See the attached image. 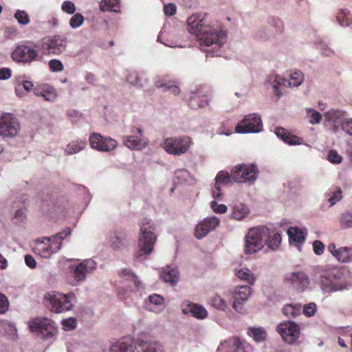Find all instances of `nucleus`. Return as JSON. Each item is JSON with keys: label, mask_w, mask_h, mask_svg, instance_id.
Returning <instances> with one entry per match:
<instances>
[{"label": "nucleus", "mask_w": 352, "mask_h": 352, "mask_svg": "<svg viewBox=\"0 0 352 352\" xmlns=\"http://www.w3.org/2000/svg\"><path fill=\"white\" fill-rule=\"evenodd\" d=\"M207 14H194L187 19L188 30L198 38L201 50L206 56H217L227 42V30L219 25H206Z\"/></svg>", "instance_id": "nucleus-1"}, {"label": "nucleus", "mask_w": 352, "mask_h": 352, "mask_svg": "<svg viewBox=\"0 0 352 352\" xmlns=\"http://www.w3.org/2000/svg\"><path fill=\"white\" fill-rule=\"evenodd\" d=\"M156 241V226L151 221L146 220L140 226L137 258L142 261L151 254Z\"/></svg>", "instance_id": "nucleus-2"}, {"label": "nucleus", "mask_w": 352, "mask_h": 352, "mask_svg": "<svg viewBox=\"0 0 352 352\" xmlns=\"http://www.w3.org/2000/svg\"><path fill=\"white\" fill-rule=\"evenodd\" d=\"M244 252L246 254H252L260 251L267 243L268 228L265 226H258L250 228L245 235Z\"/></svg>", "instance_id": "nucleus-3"}, {"label": "nucleus", "mask_w": 352, "mask_h": 352, "mask_svg": "<svg viewBox=\"0 0 352 352\" xmlns=\"http://www.w3.org/2000/svg\"><path fill=\"white\" fill-rule=\"evenodd\" d=\"M48 301L47 306L51 311L60 314L73 309L76 296L73 293L64 294L60 292H52L47 293L44 296Z\"/></svg>", "instance_id": "nucleus-4"}, {"label": "nucleus", "mask_w": 352, "mask_h": 352, "mask_svg": "<svg viewBox=\"0 0 352 352\" xmlns=\"http://www.w3.org/2000/svg\"><path fill=\"white\" fill-rule=\"evenodd\" d=\"M320 287L325 293L338 292L346 288L344 274L338 269L329 270L322 274L320 280Z\"/></svg>", "instance_id": "nucleus-5"}, {"label": "nucleus", "mask_w": 352, "mask_h": 352, "mask_svg": "<svg viewBox=\"0 0 352 352\" xmlns=\"http://www.w3.org/2000/svg\"><path fill=\"white\" fill-rule=\"evenodd\" d=\"M192 144L191 138L184 135L165 139L162 146L168 153L179 156L186 153Z\"/></svg>", "instance_id": "nucleus-6"}, {"label": "nucleus", "mask_w": 352, "mask_h": 352, "mask_svg": "<svg viewBox=\"0 0 352 352\" xmlns=\"http://www.w3.org/2000/svg\"><path fill=\"white\" fill-rule=\"evenodd\" d=\"M285 282L291 285L297 293H303L311 290V280L309 275L302 270H294L287 273L285 276Z\"/></svg>", "instance_id": "nucleus-7"}, {"label": "nucleus", "mask_w": 352, "mask_h": 352, "mask_svg": "<svg viewBox=\"0 0 352 352\" xmlns=\"http://www.w3.org/2000/svg\"><path fill=\"white\" fill-rule=\"evenodd\" d=\"M230 294L233 297L232 304L233 309L240 314H245L247 311L244 305L252 294L251 287L249 285L236 286L231 291Z\"/></svg>", "instance_id": "nucleus-8"}, {"label": "nucleus", "mask_w": 352, "mask_h": 352, "mask_svg": "<svg viewBox=\"0 0 352 352\" xmlns=\"http://www.w3.org/2000/svg\"><path fill=\"white\" fill-rule=\"evenodd\" d=\"M257 174L258 169L254 165L239 164L232 169L231 177L234 182L243 183L255 181Z\"/></svg>", "instance_id": "nucleus-9"}, {"label": "nucleus", "mask_w": 352, "mask_h": 352, "mask_svg": "<svg viewBox=\"0 0 352 352\" xmlns=\"http://www.w3.org/2000/svg\"><path fill=\"white\" fill-rule=\"evenodd\" d=\"M263 129V123L261 117L257 113L245 116L238 124L235 131L239 133H258Z\"/></svg>", "instance_id": "nucleus-10"}, {"label": "nucleus", "mask_w": 352, "mask_h": 352, "mask_svg": "<svg viewBox=\"0 0 352 352\" xmlns=\"http://www.w3.org/2000/svg\"><path fill=\"white\" fill-rule=\"evenodd\" d=\"M278 333L287 344H294L299 338L300 335V326L292 321H284L276 327Z\"/></svg>", "instance_id": "nucleus-11"}, {"label": "nucleus", "mask_w": 352, "mask_h": 352, "mask_svg": "<svg viewBox=\"0 0 352 352\" xmlns=\"http://www.w3.org/2000/svg\"><path fill=\"white\" fill-rule=\"evenodd\" d=\"M20 128L18 119L12 113H5L0 116V135L13 138L18 134Z\"/></svg>", "instance_id": "nucleus-12"}, {"label": "nucleus", "mask_w": 352, "mask_h": 352, "mask_svg": "<svg viewBox=\"0 0 352 352\" xmlns=\"http://www.w3.org/2000/svg\"><path fill=\"white\" fill-rule=\"evenodd\" d=\"M28 325L32 331L40 333L45 338H52L56 331L54 322L47 318H37Z\"/></svg>", "instance_id": "nucleus-13"}, {"label": "nucleus", "mask_w": 352, "mask_h": 352, "mask_svg": "<svg viewBox=\"0 0 352 352\" xmlns=\"http://www.w3.org/2000/svg\"><path fill=\"white\" fill-rule=\"evenodd\" d=\"M96 269V263L92 259H85L78 264L72 265L69 267L74 280L78 283L84 282L87 276L92 274Z\"/></svg>", "instance_id": "nucleus-14"}, {"label": "nucleus", "mask_w": 352, "mask_h": 352, "mask_svg": "<svg viewBox=\"0 0 352 352\" xmlns=\"http://www.w3.org/2000/svg\"><path fill=\"white\" fill-rule=\"evenodd\" d=\"M66 47V38L60 35L45 38L41 43L42 50L47 54H60L65 50Z\"/></svg>", "instance_id": "nucleus-15"}, {"label": "nucleus", "mask_w": 352, "mask_h": 352, "mask_svg": "<svg viewBox=\"0 0 352 352\" xmlns=\"http://www.w3.org/2000/svg\"><path fill=\"white\" fill-rule=\"evenodd\" d=\"M14 61L22 63H30L37 60L38 52L34 48L27 45H17L11 54Z\"/></svg>", "instance_id": "nucleus-16"}, {"label": "nucleus", "mask_w": 352, "mask_h": 352, "mask_svg": "<svg viewBox=\"0 0 352 352\" xmlns=\"http://www.w3.org/2000/svg\"><path fill=\"white\" fill-rule=\"evenodd\" d=\"M122 274L124 277H126L125 280L127 283H123V285L118 288V292L120 298L126 299L130 297L131 294L138 291L140 283L131 270H123Z\"/></svg>", "instance_id": "nucleus-17"}, {"label": "nucleus", "mask_w": 352, "mask_h": 352, "mask_svg": "<svg viewBox=\"0 0 352 352\" xmlns=\"http://www.w3.org/2000/svg\"><path fill=\"white\" fill-rule=\"evenodd\" d=\"M89 142L93 148L102 152H110L118 146V142L116 140L99 133H93L89 137Z\"/></svg>", "instance_id": "nucleus-18"}, {"label": "nucleus", "mask_w": 352, "mask_h": 352, "mask_svg": "<svg viewBox=\"0 0 352 352\" xmlns=\"http://www.w3.org/2000/svg\"><path fill=\"white\" fill-rule=\"evenodd\" d=\"M219 352H253V348L246 342L238 338H232L221 342Z\"/></svg>", "instance_id": "nucleus-19"}, {"label": "nucleus", "mask_w": 352, "mask_h": 352, "mask_svg": "<svg viewBox=\"0 0 352 352\" xmlns=\"http://www.w3.org/2000/svg\"><path fill=\"white\" fill-rule=\"evenodd\" d=\"M123 143L131 150H142L148 145V140L143 138L142 130L136 128L133 135L123 137Z\"/></svg>", "instance_id": "nucleus-20"}, {"label": "nucleus", "mask_w": 352, "mask_h": 352, "mask_svg": "<svg viewBox=\"0 0 352 352\" xmlns=\"http://www.w3.org/2000/svg\"><path fill=\"white\" fill-rule=\"evenodd\" d=\"M230 294L216 292L208 298V304L217 311L226 313L230 310Z\"/></svg>", "instance_id": "nucleus-21"}, {"label": "nucleus", "mask_w": 352, "mask_h": 352, "mask_svg": "<svg viewBox=\"0 0 352 352\" xmlns=\"http://www.w3.org/2000/svg\"><path fill=\"white\" fill-rule=\"evenodd\" d=\"M327 250L339 263H352L351 247L342 246L340 248H337L335 243H331L328 245Z\"/></svg>", "instance_id": "nucleus-22"}, {"label": "nucleus", "mask_w": 352, "mask_h": 352, "mask_svg": "<svg viewBox=\"0 0 352 352\" xmlns=\"http://www.w3.org/2000/svg\"><path fill=\"white\" fill-rule=\"evenodd\" d=\"M181 307L183 314H191L192 317L198 320H204L208 316V311L205 307L189 300L184 302Z\"/></svg>", "instance_id": "nucleus-23"}, {"label": "nucleus", "mask_w": 352, "mask_h": 352, "mask_svg": "<svg viewBox=\"0 0 352 352\" xmlns=\"http://www.w3.org/2000/svg\"><path fill=\"white\" fill-rule=\"evenodd\" d=\"M219 219L214 216L204 219L195 228V234L196 238L200 239L206 236L209 232L219 226Z\"/></svg>", "instance_id": "nucleus-24"}, {"label": "nucleus", "mask_w": 352, "mask_h": 352, "mask_svg": "<svg viewBox=\"0 0 352 352\" xmlns=\"http://www.w3.org/2000/svg\"><path fill=\"white\" fill-rule=\"evenodd\" d=\"M108 244L115 251L124 250L128 245L126 234L122 231L111 232L109 236Z\"/></svg>", "instance_id": "nucleus-25"}, {"label": "nucleus", "mask_w": 352, "mask_h": 352, "mask_svg": "<svg viewBox=\"0 0 352 352\" xmlns=\"http://www.w3.org/2000/svg\"><path fill=\"white\" fill-rule=\"evenodd\" d=\"M324 119L333 127V131L336 132L338 130V126L342 125V122L346 118V112L339 109H330L324 113Z\"/></svg>", "instance_id": "nucleus-26"}, {"label": "nucleus", "mask_w": 352, "mask_h": 352, "mask_svg": "<svg viewBox=\"0 0 352 352\" xmlns=\"http://www.w3.org/2000/svg\"><path fill=\"white\" fill-rule=\"evenodd\" d=\"M34 94L36 96L43 98L46 101L54 102L57 97L58 93L55 88L49 85H44L39 88L34 89Z\"/></svg>", "instance_id": "nucleus-27"}, {"label": "nucleus", "mask_w": 352, "mask_h": 352, "mask_svg": "<svg viewBox=\"0 0 352 352\" xmlns=\"http://www.w3.org/2000/svg\"><path fill=\"white\" fill-rule=\"evenodd\" d=\"M189 105L192 108H204L208 105L207 96L200 91H191L188 98Z\"/></svg>", "instance_id": "nucleus-28"}, {"label": "nucleus", "mask_w": 352, "mask_h": 352, "mask_svg": "<svg viewBox=\"0 0 352 352\" xmlns=\"http://www.w3.org/2000/svg\"><path fill=\"white\" fill-rule=\"evenodd\" d=\"M58 251V246L49 245L43 239L35 248V252L41 257L47 258Z\"/></svg>", "instance_id": "nucleus-29"}, {"label": "nucleus", "mask_w": 352, "mask_h": 352, "mask_svg": "<svg viewBox=\"0 0 352 352\" xmlns=\"http://www.w3.org/2000/svg\"><path fill=\"white\" fill-rule=\"evenodd\" d=\"M336 19L341 27H349L352 24V13L347 8H340L336 14Z\"/></svg>", "instance_id": "nucleus-30"}, {"label": "nucleus", "mask_w": 352, "mask_h": 352, "mask_svg": "<svg viewBox=\"0 0 352 352\" xmlns=\"http://www.w3.org/2000/svg\"><path fill=\"white\" fill-rule=\"evenodd\" d=\"M135 346L129 338L118 340L111 345L110 352H134Z\"/></svg>", "instance_id": "nucleus-31"}, {"label": "nucleus", "mask_w": 352, "mask_h": 352, "mask_svg": "<svg viewBox=\"0 0 352 352\" xmlns=\"http://www.w3.org/2000/svg\"><path fill=\"white\" fill-rule=\"evenodd\" d=\"M160 277L164 282L175 285L179 280V271L176 267L167 266L163 269Z\"/></svg>", "instance_id": "nucleus-32"}, {"label": "nucleus", "mask_w": 352, "mask_h": 352, "mask_svg": "<svg viewBox=\"0 0 352 352\" xmlns=\"http://www.w3.org/2000/svg\"><path fill=\"white\" fill-rule=\"evenodd\" d=\"M250 214V209L244 204L237 203L234 205L232 210V217L237 221L245 219Z\"/></svg>", "instance_id": "nucleus-33"}, {"label": "nucleus", "mask_w": 352, "mask_h": 352, "mask_svg": "<svg viewBox=\"0 0 352 352\" xmlns=\"http://www.w3.org/2000/svg\"><path fill=\"white\" fill-rule=\"evenodd\" d=\"M234 274L238 278L253 285L256 281L254 274L247 267L235 268Z\"/></svg>", "instance_id": "nucleus-34"}, {"label": "nucleus", "mask_w": 352, "mask_h": 352, "mask_svg": "<svg viewBox=\"0 0 352 352\" xmlns=\"http://www.w3.org/2000/svg\"><path fill=\"white\" fill-rule=\"evenodd\" d=\"M71 234V230H65L56 234L52 235L49 237L43 238L49 245L52 246H58V250L61 248L62 241L64 240L68 235Z\"/></svg>", "instance_id": "nucleus-35"}, {"label": "nucleus", "mask_w": 352, "mask_h": 352, "mask_svg": "<svg viewBox=\"0 0 352 352\" xmlns=\"http://www.w3.org/2000/svg\"><path fill=\"white\" fill-rule=\"evenodd\" d=\"M138 352H164L161 345L156 342L142 340L138 344Z\"/></svg>", "instance_id": "nucleus-36"}, {"label": "nucleus", "mask_w": 352, "mask_h": 352, "mask_svg": "<svg viewBox=\"0 0 352 352\" xmlns=\"http://www.w3.org/2000/svg\"><path fill=\"white\" fill-rule=\"evenodd\" d=\"M289 242L302 243L305 240L306 231L298 228L291 227L287 230Z\"/></svg>", "instance_id": "nucleus-37"}, {"label": "nucleus", "mask_w": 352, "mask_h": 352, "mask_svg": "<svg viewBox=\"0 0 352 352\" xmlns=\"http://www.w3.org/2000/svg\"><path fill=\"white\" fill-rule=\"evenodd\" d=\"M267 82L274 90L276 96L280 98L281 92L279 88L282 86L285 87V78H281L278 75H271L268 77Z\"/></svg>", "instance_id": "nucleus-38"}, {"label": "nucleus", "mask_w": 352, "mask_h": 352, "mask_svg": "<svg viewBox=\"0 0 352 352\" xmlns=\"http://www.w3.org/2000/svg\"><path fill=\"white\" fill-rule=\"evenodd\" d=\"M304 80L303 74L298 70L292 72L289 79L285 78V87H295L301 85Z\"/></svg>", "instance_id": "nucleus-39"}, {"label": "nucleus", "mask_w": 352, "mask_h": 352, "mask_svg": "<svg viewBox=\"0 0 352 352\" xmlns=\"http://www.w3.org/2000/svg\"><path fill=\"white\" fill-rule=\"evenodd\" d=\"M86 145V142L81 140L72 141L67 145L65 149V153L67 155H74L78 153L84 149Z\"/></svg>", "instance_id": "nucleus-40"}, {"label": "nucleus", "mask_w": 352, "mask_h": 352, "mask_svg": "<svg viewBox=\"0 0 352 352\" xmlns=\"http://www.w3.org/2000/svg\"><path fill=\"white\" fill-rule=\"evenodd\" d=\"M248 334L258 343L263 342L267 337L266 331L261 327H249L248 329Z\"/></svg>", "instance_id": "nucleus-41"}, {"label": "nucleus", "mask_w": 352, "mask_h": 352, "mask_svg": "<svg viewBox=\"0 0 352 352\" xmlns=\"http://www.w3.org/2000/svg\"><path fill=\"white\" fill-rule=\"evenodd\" d=\"M342 190L340 188H333L329 190L326 194L327 201L330 204V207L334 206L342 197Z\"/></svg>", "instance_id": "nucleus-42"}, {"label": "nucleus", "mask_w": 352, "mask_h": 352, "mask_svg": "<svg viewBox=\"0 0 352 352\" xmlns=\"http://www.w3.org/2000/svg\"><path fill=\"white\" fill-rule=\"evenodd\" d=\"M301 305L300 304H289L283 308V314L289 318H295L301 313Z\"/></svg>", "instance_id": "nucleus-43"}, {"label": "nucleus", "mask_w": 352, "mask_h": 352, "mask_svg": "<svg viewBox=\"0 0 352 352\" xmlns=\"http://www.w3.org/2000/svg\"><path fill=\"white\" fill-rule=\"evenodd\" d=\"M158 87H164L174 95H178L180 92L179 88L175 85V81L166 80L165 79L159 80L155 82Z\"/></svg>", "instance_id": "nucleus-44"}, {"label": "nucleus", "mask_w": 352, "mask_h": 352, "mask_svg": "<svg viewBox=\"0 0 352 352\" xmlns=\"http://www.w3.org/2000/svg\"><path fill=\"white\" fill-rule=\"evenodd\" d=\"M231 175L228 172L219 171L215 177L214 188L219 190L222 185H228L231 183Z\"/></svg>", "instance_id": "nucleus-45"}, {"label": "nucleus", "mask_w": 352, "mask_h": 352, "mask_svg": "<svg viewBox=\"0 0 352 352\" xmlns=\"http://www.w3.org/2000/svg\"><path fill=\"white\" fill-rule=\"evenodd\" d=\"M316 48L321 54L326 56H332L335 54L334 51L329 46L328 43L322 38H318L315 42Z\"/></svg>", "instance_id": "nucleus-46"}, {"label": "nucleus", "mask_w": 352, "mask_h": 352, "mask_svg": "<svg viewBox=\"0 0 352 352\" xmlns=\"http://www.w3.org/2000/svg\"><path fill=\"white\" fill-rule=\"evenodd\" d=\"M100 9L103 11L118 12L119 6L118 0H102L100 3Z\"/></svg>", "instance_id": "nucleus-47"}, {"label": "nucleus", "mask_w": 352, "mask_h": 352, "mask_svg": "<svg viewBox=\"0 0 352 352\" xmlns=\"http://www.w3.org/2000/svg\"><path fill=\"white\" fill-rule=\"evenodd\" d=\"M305 111L307 113V117L309 119V122L310 124H318L320 123L322 118L320 113L311 108H307Z\"/></svg>", "instance_id": "nucleus-48"}, {"label": "nucleus", "mask_w": 352, "mask_h": 352, "mask_svg": "<svg viewBox=\"0 0 352 352\" xmlns=\"http://www.w3.org/2000/svg\"><path fill=\"white\" fill-rule=\"evenodd\" d=\"M281 242V237L278 233H274L273 235L270 234V231L268 229V239L266 245L268 248L271 250H276L278 248Z\"/></svg>", "instance_id": "nucleus-49"}, {"label": "nucleus", "mask_w": 352, "mask_h": 352, "mask_svg": "<svg viewBox=\"0 0 352 352\" xmlns=\"http://www.w3.org/2000/svg\"><path fill=\"white\" fill-rule=\"evenodd\" d=\"M1 324L6 333L11 336L12 340H15L18 338L17 330L14 324L8 321H3Z\"/></svg>", "instance_id": "nucleus-50"}, {"label": "nucleus", "mask_w": 352, "mask_h": 352, "mask_svg": "<svg viewBox=\"0 0 352 352\" xmlns=\"http://www.w3.org/2000/svg\"><path fill=\"white\" fill-rule=\"evenodd\" d=\"M14 18L17 20L19 23L23 25H26L30 22L28 13L24 10H17L14 14Z\"/></svg>", "instance_id": "nucleus-51"}, {"label": "nucleus", "mask_w": 352, "mask_h": 352, "mask_svg": "<svg viewBox=\"0 0 352 352\" xmlns=\"http://www.w3.org/2000/svg\"><path fill=\"white\" fill-rule=\"evenodd\" d=\"M84 16L80 13L75 14L69 20V25L74 29L81 26L84 23Z\"/></svg>", "instance_id": "nucleus-52"}, {"label": "nucleus", "mask_w": 352, "mask_h": 352, "mask_svg": "<svg viewBox=\"0 0 352 352\" xmlns=\"http://www.w3.org/2000/svg\"><path fill=\"white\" fill-rule=\"evenodd\" d=\"M61 324L65 331H69L76 329L77 325L76 319L74 318H69L67 319L63 320Z\"/></svg>", "instance_id": "nucleus-53"}, {"label": "nucleus", "mask_w": 352, "mask_h": 352, "mask_svg": "<svg viewBox=\"0 0 352 352\" xmlns=\"http://www.w3.org/2000/svg\"><path fill=\"white\" fill-rule=\"evenodd\" d=\"M316 311L317 305L315 302H309L308 304H305L303 306L302 312L307 317H311L314 316Z\"/></svg>", "instance_id": "nucleus-54"}, {"label": "nucleus", "mask_w": 352, "mask_h": 352, "mask_svg": "<svg viewBox=\"0 0 352 352\" xmlns=\"http://www.w3.org/2000/svg\"><path fill=\"white\" fill-rule=\"evenodd\" d=\"M340 224L345 228H352V214L350 212L342 214L340 218Z\"/></svg>", "instance_id": "nucleus-55"}, {"label": "nucleus", "mask_w": 352, "mask_h": 352, "mask_svg": "<svg viewBox=\"0 0 352 352\" xmlns=\"http://www.w3.org/2000/svg\"><path fill=\"white\" fill-rule=\"evenodd\" d=\"M328 160L332 164H339L342 161V157L336 150H330L328 156Z\"/></svg>", "instance_id": "nucleus-56"}, {"label": "nucleus", "mask_w": 352, "mask_h": 352, "mask_svg": "<svg viewBox=\"0 0 352 352\" xmlns=\"http://www.w3.org/2000/svg\"><path fill=\"white\" fill-rule=\"evenodd\" d=\"M61 9L63 12L69 14H74L76 10L75 4L71 1H63L61 6Z\"/></svg>", "instance_id": "nucleus-57"}, {"label": "nucleus", "mask_w": 352, "mask_h": 352, "mask_svg": "<svg viewBox=\"0 0 352 352\" xmlns=\"http://www.w3.org/2000/svg\"><path fill=\"white\" fill-rule=\"evenodd\" d=\"M50 70L54 72H62L64 69L62 62L58 59H52L49 61Z\"/></svg>", "instance_id": "nucleus-58"}, {"label": "nucleus", "mask_w": 352, "mask_h": 352, "mask_svg": "<svg viewBox=\"0 0 352 352\" xmlns=\"http://www.w3.org/2000/svg\"><path fill=\"white\" fill-rule=\"evenodd\" d=\"M189 176V173L185 169H179L175 171V177L177 179V183H184L186 182Z\"/></svg>", "instance_id": "nucleus-59"}, {"label": "nucleus", "mask_w": 352, "mask_h": 352, "mask_svg": "<svg viewBox=\"0 0 352 352\" xmlns=\"http://www.w3.org/2000/svg\"><path fill=\"white\" fill-rule=\"evenodd\" d=\"M126 80L131 85L135 86H141L138 76V74L135 71L129 72L126 76Z\"/></svg>", "instance_id": "nucleus-60"}, {"label": "nucleus", "mask_w": 352, "mask_h": 352, "mask_svg": "<svg viewBox=\"0 0 352 352\" xmlns=\"http://www.w3.org/2000/svg\"><path fill=\"white\" fill-rule=\"evenodd\" d=\"M210 207L215 213L224 214L228 210V208L226 205L219 204L215 201H211Z\"/></svg>", "instance_id": "nucleus-61"}, {"label": "nucleus", "mask_w": 352, "mask_h": 352, "mask_svg": "<svg viewBox=\"0 0 352 352\" xmlns=\"http://www.w3.org/2000/svg\"><path fill=\"white\" fill-rule=\"evenodd\" d=\"M284 142L289 145H300L302 143V140L300 138L289 133Z\"/></svg>", "instance_id": "nucleus-62"}, {"label": "nucleus", "mask_w": 352, "mask_h": 352, "mask_svg": "<svg viewBox=\"0 0 352 352\" xmlns=\"http://www.w3.org/2000/svg\"><path fill=\"white\" fill-rule=\"evenodd\" d=\"M342 129L349 135L352 136V118H346L342 122Z\"/></svg>", "instance_id": "nucleus-63"}, {"label": "nucleus", "mask_w": 352, "mask_h": 352, "mask_svg": "<svg viewBox=\"0 0 352 352\" xmlns=\"http://www.w3.org/2000/svg\"><path fill=\"white\" fill-rule=\"evenodd\" d=\"M8 308L9 302L7 297L3 294H0V314H4L8 310Z\"/></svg>", "instance_id": "nucleus-64"}]
</instances>
